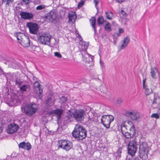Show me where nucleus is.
<instances>
[{
	"mask_svg": "<svg viewBox=\"0 0 160 160\" xmlns=\"http://www.w3.org/2000/svg\"><path fill=\"white\" fill-rule=\"evenodd\" d=\"M140 137L139 141V155L142 160H146L148 158L149 147L147 142L143 141V136L141 135Z\"/></svg>",
	"mask_w": 160,
	"mask_h": 160,
	"instance_id": "nucleus-1",
	"label": "nucleus"
},
{
	"mask_svg": "<svg viewBox=\"0 0 160 160\" xmlns=\"http://www.w3.org/2000/svg\"><path fill=\"white\" fill-rule=\"evenodd\" d=\"M72 136L78 140H83L87 136V131L82 126L76 124L72 132Z\"/></svg>",
	"mask_w": 160,
	"mask_h": 160,
	"instance_id": "nucleus-2",
	"label": "nucleus"
},
{
	"mask_svg": "<svg viewBox=\"0 0 160 160\" xmlns=\"http://www.w3.org/2000/svg\"><path fill=\"white\" fill-rule=\"evenodd\" d=\"M22 111L27 115L31 116L33 115L38 110L37 107L35 104L30 103L22 107Z\"/></svg>",
	"mask_w": 160,
	"mask_h": 160,
	"instance_id": "nucleus-3",
	"label": "nucleus"
},
{
	"mask_svg": "<svg viewBox=\"0 0 160 160\" xmlns=\"http://www.w3.org/2000/svg\"><path fill=\"white\" fill-rule=\"evenodd\" d=\"M114 119L113 116L111 115H103L101 118V123L107 128H109L112 122Z\"/></svg>",
	"mask_w": 160,
	"mask_h": 160,
	"instance_id": "nucleus-4",
	"label": "nucleus"
},
{
	"mask_svg": "<svg viewBox=\"0 0 160 160\" xmlns=\"http://www.w3.org/2000/svg\"><path fill=\"white\" fill-rule=\"evenodd\" d=\"M58 143L59 145L58 148H62L67 151L69 150L73 147L72 142L67 140L62 139L60 140L58 142Z\"/></svg>",
	"mask_w": 160,
	"mask_h": 160,
	"instance_id": "nucleus-5",
	"label": "nucleus"
},
{
	"mask_svg": "<svg viewBox=\"0 0 160 160\" xmlns=\"http://www.w3.org/2000/svg\"><path fill=\"white\" fill-rule=\"evenodd\" d=\"M51 36L48 34H39L37 35V39L39 42L42 44H50Z\"/></svg>",
	"mask_w": 160,
	"mask_h": 160,
	"instance_id": "nucleus-6",
	"label": "nucleus"
},
{
	"mask_svg": "<svg viewBox=\"0 0 160 160\" xmlns=\"http://www.w3.org/2000/svg\"><path fill=\"white\" fill-rule=\"evenodd\" d=\"M84 111L82 109L76 110L73 112V117L78 122H81L84 119Z\"/></svg>",
	"mask_w": 160,
	"mask_h": 160,
	"instance_id": "nucleus-7",
	"label": "nucleus"
},
{
	"mask_svg": "<svg viewBox=\"0 0 160 160\" xmlns=\"http://www.w3.org/2000/svg\"><path fill=\"white\" fill-rule=\"evenodd\" d=\"M27 26L29 28L30 33L33 34H37L38 33L39 27L37 24L32 22H28Z\"/></svg>",
	"mask_w": 160,
	"mask_h": 160,
	"instance_id": "nucleus-8",
	"label": "nucleus"
},
{
	"mask_svg": "<svg viewBox=\"0 0 160 160\" xmlns=\"http://www.w3.org/2000/svg\"><path fill=\"white\" fill-rule=\"evenodd\" d=\"M63 110L61 108H57L48 112V115L50 116L54 114L57 118V121H59L63 114Z\"/></svg>",
	"mask_w": 160,
	"mask_h": 160,
	"instance_id": "nucleus-9",
	"label": "nucleus"
},
{
	"mask_svg": "<svg viewBox=\"0 0 160 160\" xmlns=\"http://www.w3.org/2000/svg\"><path fill=\"white\" fill-rule=\"evenodd\" d=\"M135 127L133 125L129 129V132L123 131L122 134L125 138H131L132 137L135 133Z\"/></svg>",
	"mask_w": 160,
	"mask_h": 160,
	"instance_id": "nucleus-10",
	"label": "nucleus"
},
{
	"mask_svg": "<svg viewBox=\"0 0 160 160\" xmlns=\"http://www.w3.org/2000/svg\"><path fill=\"white\" fill-rule=\"evenodd\" d=\"M125 115L127 117L130 118L132 120H137L140 118V114L138 112H132L127 111Z\"/></svg>",
	"mask_w": 160,
	"mask_h": 160,
	"instance_id": "nucleus-11",
	"label": "nucleus"
},
{
	"mask_svg": "<svg viewBox=\"0 0 160 160\" xmlns=\"http://www.w3.org/2000/svg\"><path fill=\"white\" fill-rule=\"evenodd\" d=\"M19 128L18 125L14 123H12L8 125L6 131L8 133L12 134L17 131Z\"/></svg>",
	"mask_w": 160,
	"mask_h": 160,
	"instance_id": "nucleus-12",
	"label": "nucleus"
},
{
	"mask_svg": "<svg viewBox=\"0 0 160 160\" xmlns=\"http://www.w3.org/2000/svg\"><path fill=\"white\" fill-rule=\"evenodd\" d=\"M21 18L24 20L31 19L33 18V14L30 12H21L20 13Z\"/></svg>",
	"mask_w": 160,
	"mask_h": 160,
	"instance_id": "nucleus-13",
	"label": "nucleus"
},
{
	"mask_svg": "<svg viewBox=\"0 0 160 160\" xmlns=\"http://www.w3.org/2000/svg\"><path fill=\"white\" fill-rule=\"evenodd\" d=\"M56 14L55 12L51 11L49 12L46 15L45 18L49 19L50 21L52 22L56 18Z\"/></svg>",
	"mask_w": 160,
	"mask_h": 160,
	"instance_id": "nucleus-14",
	"label": "nucleus"
},
{
	"mask_svg": "<svg viewBox=\"0 0 160 160\" xmlns=\"http://www.w3.org/2000/svg\"><path fill=\"white\" fill-rule=\"evenodd\" d=\"M21 42L20 43L24 47H28L30 46V40L28 37L26 36L25 37L22 38Z\"/></svg>",
	"mask_w": 160,
	"mask_h": 160,
	"instance_id": "nucleus-15",
	"label": "nucleus"
},
{
	"mask_svg": "<svg viewBox=\"0 0 160 160\" xmlns=\"http://www.w3.org/2000/svg\"><path fill=\"white\" fill-rule=\"evenodd\" d=\"M19 148H22L28 150H30L32 148L30 143L29 142L26 143L25 142H21L18 145Z\"/></svg>",
	"mask_w": 160,
	"mask_h": 160,
	"instance_id": "nucleus-16",
	"label": "nucleus"
},
{
	"mask_svg": "<svg viewBox=\"0 0 160 160\" xmlns=\"http://www.w3.org/2000/svg\"><path fill=\"white\" fill-rule=\"evenodd\" d=\"M31 89V86L29 84L23 85L20 87V90L22 93L29 92Z\"/></svg>",
	"mask_w": 160,
	"mask_h": 160,
	"instance_id": "nucleus-17",
	"label": "nucleus"
},
{
	"mask_svg": "<svg viewBox=\"0 0 160 160\" xmlns=\"http://www.w3.org/2000/svg\"><path fill=\"white\" fill-rule=\"evenodd\" d=\"M137 147H128V156L127 157L134 156L137 150Z\"/></svg>",
	"mask_w": 160,
	"mask_h": 160,
	"instance_id": "nucleus-18",
	"label": "nucleus"
},
{
	"mask_svg": "<svg viewBox=\"0 0 160 160\" xmlns=\"http://www.w3.org/2000/svg\"><path fill=\"white\" fill-rule=\"evenodd\" d=\"M150 73L151 77L154 79H156L157 78V76H158L159 74L158 70L155 68L151 69Z\"/></svg>",
	"mask_w": 160,
	"mask_h": 160,
	"instance_id": "nucleus-19",
	"label": "nucleus"
},
{
	"mask_svg": "<svg viewBox=\"0 0 160 160\" xmlns=\"http://www.w3.org/2000/svg\"><path fill=\"white\" fill-rule=\"evenodd\" d=\"M54 103V100L53 98V97L51 95L48 96L46 101V104L47 105L51 106L53 105Z\"/></svg>",
	"mask_w": 160,
	"mask_h": 160,
	"instance_id": "nucleus-20",
	"label": "nucleus"
},
{
	"mask_svg": "<svg viewBox=\"0 0 160 160\" xmlns=\"http://www.w3.org/2000/svg\"><path fill=\"white\" fill-rule=\"evenodd\" d=\"M34 87L35 88H37L39 89V92L38 93V96L39 99H41L42 98V90H40V84L37 81H35L34 83Z\"/></svg>",
	"mask_w": 160,
	"mask_h": 160,
	"instance_id": "nucleus-21",
	"label": "nucleus"
},
{
	"mask_svg": "<svg viewBox=\"0 0 160 160\" xmlns=\"http://www.w3.org/2000/svg\"><path fill=\"white\" fill-rule=\"evenodd\" d=\"M14 36L17 37V39L18 40V42H21V40H22V38H24L26 36L24 34L21 32L16 33L14 34Z\"/></svg>",
	"mask_w": 160,
	"mask_h": 160,
	"instance_id": "nucleus-22",
	"label": "nucleus"
},
{
	"mask_svg": "<svg viewBox=\"0 0 160 160\" xmlns=\"http://www.w3.org/2000/svg\"><path fill=\"white\" fill-rule=\"evenodd\" d=\"M10 101L13 104L16 105L19 102V100L17 96L12 95L11 96Z\"/></svg>",
	"mask_w": 160,
	"mask_h": 160,
	"instance_id": "nucleus-23",
	"label": "nucleus"
},
{
	"mask_svg": "<svg viewBox=\"0 0 160 160\" xmlns=\"http://www.w3.org/2000/svg\"><path fill=\"white\" fill-rule=\"evenodd\" d=\"M90 22L91 25L94 29L95 33L97 32L96 28V19L94 17H92L90 19Z\"/></svg>",
	"mask_w": 160,
	"mask_h": 160,
	"instance_id": "nucleus-24",
	"label": "nucleus"
},
{
	"mask_svg": "<svg viewBox=\"0 0 160 160\" xmlns=\"http://www.w3.org/2000/svg\"><path fill=\"white\" fill-rule=\"evenodd\" d=\"M137 142L135 140L130 141L128 143V147H137Z\"/></svg>",
	"mask_w": 160,
	"mask_h": 160,
	"instance_id": "nucleus-25",
	"label": "nucleus"
},
{
	"mask_svg": "<svg viewBox=\"0 0 160 160\" xmlns=\"http://www.w3.org/2000/svg\"><path fill=\"white\" fill-rule=\"evenodd\" d=\"M122 148L121 147L118 148L116 152L114 153V155L117 158H119L121 157Z\"/></svg>",
	"mask_w": 160,
	"mask_h": 160,
	"instance_id": "nucleus-26",
	"label": "nucleus"
},
{
	"mask_svg": "<svg viewBox=\"0 0 160 160\" xmlns=\"http://www.w3.org/2000/svg\"><path fill=\"white\" fill-rule=\"evenodd\" d=\"M160 99V96L157 93H154V94L153 100L152 102V104H157L158 102V100Z\"/></svg>",
	"mask_w": 160,
	"mask_h": 160,
	"instance_id": "nucleus-27",
	"label": "nucleus"
},
{
	"mask_svg": "<svg viewBox=\"0 0 160 160\" xmlns=\"http://www.w3.org/2000/svg\"><path fill=\"white\" fill-rule=\"evenodd\" d=\"M15 84L18 86V87L19 86H21L22 83V80L19 78H15Z\"/></svg>",
	"mask_w": 160,
	"mask_h": 160,
	"instance_id": "nucleus-28",
	"label": "nucleus"
},
{
	"mask_svg": "<svg viewBox=\"0 0 160 160\" xmlns=\"http://www.w3.org/2000/svg\"><path fill=\"white\" fill-rule=\"evenodd\" d=\"M107 23L104 26L105 29L106 31L108 32H110L112 31V29L111 28V24L108 22L106 21Z\"/></svg>",
	"mask_w": 160,
	"mask_h": 160,
	"instance_id": "nucleus-29",
	"label": "nucleus"
},
{
	"mask_svg": "<svg viewBox=\"0 0 160 160\" xmlns=\"http://www.w3.org/2000/svg\"><path fill=\"white\" fill-rule=\"evenodd\" d=\"M66 117L68 119H71L73 118V112H72L70 110L66 113Z\"/></svg>",
	"mask_w": 160,
	"mask_h": 160,
	"instance_id": "nucleus-30",
	"label": "nucleus"
},
{
	"mask_svg": "<svg viewBox=\"0 0 160 160\" xmlns=\"http://www.w3.org/2000/svg\"><path fill=\"white\" fill-rule=\"evenodd\" d=\"M106 21H104L103 17L102 16H100L98 18V25H101L103 24V23L104 22H106Z\"/></svg>",
	"mask_w": 160,
	"mask_h": 160,
	"instance_id": "nucleus-31",
	"label": "nucleus"
},
{
	"mask_svg": "<svg viewBox=\"0 0 160 160\" xmlns=\"http://www.w3.org/2000/svg\"><path fill=\"white\" fill-rule=\"evenodd\" d=\"M76 18V16L74 14L69 13L68 15L69 21L70 22H72L73 19Z\"/></svg>",
	"mask_w": 160,
	"mask_h": 160,
	"instance_id": "nucleus-32",
	"label": "nucleus"
},
{
	"mask_svg": "<svg viewBox=\"0 0 160 160\" xmlns=\"http://www.w3.org/2000/svg\"><path fill=\"white\" fill-rule=\"evenodd\" d=\"M144 90L145 94L147 96L152 93V90L151 88L149 89L148 88L147 89H145Z\"/></svg>",
	"mask_w": 160,
	"mask_h": 160,
	"instance_id": "nucleus-33",
	"label": "nucleus"
},
{
	"mask_svg": "<svg viewBox=\"0 0 160 160\" xmlns=\"http://www.w3.org/2000/svg\"><path fill=\"white\" fill-rule=\"evenodd\" d=\"M126 160H140L138 157H135V156L127 157Z\"/></svg>",
	"mask_w": 160,
	"mask_h": 160,
	"instance_id": "nucleus-34",
	"label": "nucleus"
},
{
	"mask_svg": "<svg viewBox=\"0 0 160 160\" xmlns=\"http://www.w3.org/2000/svg\"><path fill=\"white\" fill-rule=\"evenodd\" d=\"M127 126L124 124H122L121 125L122 133H123V131H127Z\"/></svg>",
	"mask_w": 160,
	"mask_h": 160,
	"instance_id": "nucleus-35",
	"label": "nucleus"
},
{
	"mask_svg": "<svg viewBox=\"0 0 160 160\" xmlns=\"http://www.w3.org/2000/svg\"><path fill=\"white\" fill-rule=\"evenodd\" d=\"M67 100V98L64 96H62L60 99V102L62 103H64Z\"/></svg>",
	"mask_w": 160,
	"mask_h": 160,
	"instance_id": "nucleus-36",
	"label": "nucleus"
},
{
	"mask_svg": "<svg viewBox=\"0 0 160 160\" xmlns=\"http://www.w3.org/2000/svg\"><path fill=\"white\" fill-rule=\"evenodd\" d=\"M59 128V127H58L57 128L56 130L55 131H53V130H51V131L48 130V134L49 135H53V134H56L58 132V131Z\"/></svg>",
	"mask_w": 160,
	"mask_h": 160,
	"instance_id": "nucleus-37",
	"label": "nucleus"
},
{
	"mask_svg": "<svg viewBox=\"0 0 160 160\" xmlns=\"http://www.w3.org/2000/svg\"><path fill=\"white\" fill-rule=\"evenodd\" d=\"M130 41V38L128 36H127L124 38L123 40V43L124 44L128 45V43Z\"/></svg>",
	"mask_w": 160,
	"mask_h": 160,
	"instance_id": "nucleus-38",
	"label": "nucleus"
},
{
	"mask_svg": "<svg viewBox=\"0 0 160 160\" xmlns=\"http://www.w3.org/2000/svg\"><path fill=\"white\" fill-rule=\"evenodd\" d=\"M152 118H154L157 119H159L160 118L159 115L157 113L152 114L151 115Z\"/></svg>",
	"mask_w": 160,
	"mask_h": 160,
	"instance_id": "nucleus-39",
	"label": "nucleus"
},
{
	"mask_svg": "<svg viewBox=\"0 0 160 160\" xmlns=\"http://www.w3.org/2000/svg\"><path fill=\"white\" fill-rule=\"evenodd\" d=\"M13 2V0H7L6 6L8 7L10 5V4H12Z\"/></svg>",
	"mask_w": 160,
	"mask_h": 160,
	"instance_id": "nucleus-40",
	"label": "nucleus"
},
{
	"mask_svg": "<svg viewBox=\"0 0 160 160\" xmlns=\"http://www.w3.org/2000/svg\"><path fill=\"white\" fill-rule=\"evenodd\" d=\"M120 14L122 15L123 18L127 17L128 14L123 10H122L120 12Z\"/></svg>",
	"mask_w": 160,
	"mask_h": 160,
	"instance_id": "nucleus-41",
	"label": "nucleus"
},
{
	"mask_svg": "<svg viewBox=\"0 0 160 160\" xmlns=\"http://www.w3.org/2000/svg\"><path fill=\"white\" fill-rule=\"evenodd\" d=\"M45 6L44 5H40L38 6L36 8V9L37 10H41L43 9L44 8Z\"/></svg>",
	"mask_w": 160,
	"mask_h": 160,
	"instance_id": "nucleus-42",
	"label": "nucleus"
},
{
	"mask_svg": "<svg viewBox=\"0 0 160 160\" xmlns=\"http://www.w3.org/2000/svg\"><path fill=\"white\" fill-rule=\"evenodd\" d=\"M54 56L58 58H61L62 57L61 54L58 52H55L54 53Z\"/></svg>",
	"mask_w": 160,
	"mask_h": 160,
	"instance_id": "nucleus-43",
	"label": "nucleus"
},
{
	"mask_svg": "<svg viewBox=\"0 0 160 160\" xmlns=\"http://www.w3.org/2000/svg\"><path fill=\"white\" fill-rule=\"evenodd\" d=\"M29 2V0H22V3L23 4L27 5L28 4Z\"/></svg>",
	"mask_w": 160,
	"mask_h": 160,
	"instance_id": "nucleus-44",
	"label": "nucleus"
},
{
	"mask_svg": "<svg viewBox=\"0 0 160 160\" xmlns=\"http://www.w3.org/2000/svg\"><path fill=\"white\" fill-rule=\"evenodd\" d=\"M123 102L122 98H119L117 99V102L118 104H121Z\"/></svg>",
	"mask_w": 160,
	"mask_h": 160,
	"instance_id": "nucleus-45",
	"label": "nucleus"
},
{
	"mask_svg": "<svg viewBox=\"0 0 160 160\" xmlns=\"http://www.w3.org/2000/svg\"><path fill=\"white\" fill-rule=\"evenodd\" d=\"M84 3V2L83 1L81 0L78 3V7H82L83 6V5Z\"/></svg>",
	"mask_w": 160,
	"mask_h": 160,
	"instance_id": "nucleus-46",
	"label": "nucleus"
},
{
	"mask_svg": "<svg viewBox=\"0 0 160 160\" xmlns=\"http://www.w3.org/2000/svg\"><path fill=\"white\" fill-rule=\"evenodd\" d=\"M105 14L108 20H111L112 18L110 17L109 13L107 12H106Z\"/></svg>",
	"mask_w": 160,
	"mask_h": 160,
	"instance_id": "nucleus-47",
	"label": "nucleus"
},
{
	"mask_svg": "<svg viewBox=\"0 0 160 160\" xmlns=\"http://www.w3.org/2000/svg\"><path fill=\"white\" fill-rule=\"evenodd\" d=\"M99 1H100V0H93L95 4V6L97 8V5L98 4V3H99Z\"/></svg>",
	"mask_w": 160,
	"mask_h": 160,
	"instance_id": "nucleus-48",
	"label": "nucleus"
},
{
	"mask_svg": "<svg viewBox=\"0 0 160 160\" xmlns=\"http://www.w3.org/2000/svg\"><path fill=\"white\" fill-rule=\"evenodd\" d=\"M127 45L126 44H124V43L122 44L121 46V47H120V49H124V48H125L126 47H127Z\"/></svg>",
	"mask_w": 160,
	"mask_h": 160,
	"instance_id": "nucleus-49",
	"label": "nucleus"
},
{
	"mask_svg": "<svg viewBox=\"0 0 160 160\" xmlns=\"http://www.w3.org/2000/svg\"><path fill=\"white\" fill-rule=\"evenodd\" d=\"M120 33H115L113 36L115 37H118L119 36Z\"/></svg>",
	"mask_w": 160,
	"mask_h": 160,
	"instance_id": "nucleus-50",
	"label": "nucleus"
},
{
	"mask_svg": "<svg viewBox=\"0 0 160 160\" xmlns=\"http://www.w3.org/2000/svg\"><path fill=\"white\" fill-rule=\"evenodd\" d=\"M143 87L144 89H147V88H148V86L146 84H145V86L144 85H143Z\"/></svg>",
	"mask_w": 160,
	"mask_h": 160,
	"instance_id": "nucleus-51",
	"label": "nucleus"
},
{
	"mask_svg": "<svg viewBox=\"0 0 160 160\" xmlns=\"http://www.w3.org/2000/svg\"><path fill=\"white\" fill-rule=\"evenodd\" d=\"M100 65L101 66L102 68H103L104 67V66H103V62L102 61H100Z\"/></svg>",
	"mask_w": 160,
	"mask_h": 160,
	"instance_id": "nucleus-52",
	"label": "nucleus"
},
{
	"mask_svg": "<svg viewBox=\"0 0 160 160\" xmlns=\"http://www.w3.org/2000/svg\"><path fill=\"white\" fill-rule=\"evenodd\" d=\"M4 72L3 70L0 68V75L3 74Z\"/></svg>",
	"mask_w": 160,
	"mask_h": 160,
	"instance_id": "nucleus-53",
	"label": "nucleus"
},
{
	"mask_svg": "<svg viewBox=\"0 0 160 160\" xmlns=\"http://www.w3.org/2000/svg\"><path fill=\"white\" fill-rule=\"evenodd\" d=\"M128 123L129 124V125H131V127L133 125V124L132 123V122L131 121H128Z\"/></svg>",
	"mask_w": 160,
	"mask_h": 160,
	"instance_id": "nucleus-54",
	"label": "nucleus"
},
{
	"mask_svg": "<svg viewBox=\"0 0 160 160\" xmlns=\"http://www.w3.org/2000/svg\"><path fill=\"white\" fill-rule=\"evenodd\" d=\"M116 1L120 3L123 2V0H116Z\"/></svg>",
	"mask_w": 160,
	"mask_h": 160,
	"instance_id": "nucleus-55",
	"label": "nucleus"
},
{
	"mask_svg": "<svg viewBox=\"0 0 160 160\" xmlns=\"http://www.w3.org/2000/svg\"><path fill=\"white\" fill-rule=\"evenodd\" d=\"M146 81V79H143L142 82L143 85H144L145 86V84Z\"/></svg>",
	"mask_w": 160,
	"mask_h": 160,
	"instance_id": "nucleus-56",
	"label": "nucleus"
},
{
	"mask_svg": "<svg viewBox=\"0 0 160 160\" xmlns=\"http://www.w3.org/2000/svg\"><path fill=\"white\" fill-rule=\"evenodd\" d=\"M119 33H121L123 32V29L121 28L119 29Z\"/></svg>",
	"mask_w": 160,
	"mask_h": 160,
	"instance_id": "nucleus-57",
	"label": "nucleus"
},
{
	"mask_svg": "<svg viewBox=\"0 0 160 160\" xmlns=\"http://www.w3.org/2000/svg\"><path fill=\"white\" fill-rule=\"evenodd\" d=\"M88 44H85L84 45V47L85 49H87L88 47Z\"/></svg>",
	"mask_w": 160,
	"mask_h": 160,
	"instance_id": "nucleus-58",
	"label": "nucleus"
},
{
	"mask_svg": "<svg viewBox=\"0 0 160 160\" xmlns=\"http://www.w3.org/2000/svg\"><path fill=\"white\" fill-rule=\"evenodd\" d=\"M2 4L3 3L6 2L7 0H2Z\"/></svg>",
	"mask_w": 160,
	"mask_h": 160,
	"instance_id": "nucleus-59",
	"label": "nucleus"
},
{
	"mask_svg": "<svg viewBox=\"0 0 160 160\" xmlns=\"http://www.w3.org/2000/svg\"><path fill=\"white\" fill-rule=\"evenodd\" d=\"M2 127H0V133L2 132Z\"/></svg>",
	"mask_w": 160,
	"mask_h": 160,
	"instance_id": "nucleus-60",
	"label": "nucleus"
},
{
	"mask_svg": "<svg viewBox=\"0 0 160 160\" xmlns=\"http://www.w3.org/2000/svg\"><path fill=\"white\" fill-rule=\"evenodd\" d=\"M82 57L84 58V56H83V55L82 53Z\"/></svg>",
	"mask_w": 160,
	"mask_h": 160,
	"instance_id": "nucleus-61",
	"label": "nucleus"
},
{
	"mask_svg": "<svg viewBox=\"0 0 160 160\" xmlns=\"http://www.w3.org/2000/svg\"><path fill=\"white\" fill-rule=\"evenodd\" d=\"M42 160H46V159H43Z\"/></svg>",
	"mask_w": 160,
	"mask_h": 160,
	"instance_id": "nucleus-62",
	"label": "nucleus"
},
{
	"mask_svg": "<svg viewBox=\"0 0 160 160\" xmlns=\"http://www.w3.org/2000/svg\"><path fill=\"white\" fill-rule=\"evenodd\" d=\"M33 79H34V78H36V79H37V78L36 77H33Z\"/></svg>",
	"mask_w": 160,
	"mask_h": 160,
	"instance_id": "nucleus-63",
	"label": "nucleus"
},
{
	"mask_svg": "<svg viewBox=\"0 0 160 160\" xmlns=\"http://www.w3.org/2000/svg\"><path fill=\"white\" fill-rule=\"evenodd\" d=\"M152 107L153 108H155V107H153L152 106Z\"/></svg>",
	"mask_w": 160,
	"mask_h": 160,
	"instance_id": "nucleus-64",
	"label": "nucleus"
}]
</instances>
